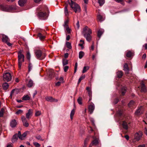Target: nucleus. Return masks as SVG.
I'll return each mask as SVG.
<instances>
[{
	"mask_svg": "<svg viewBox=\"0 0 147 147\" xmlns=\"http://www.w3.org/2000/svg\"><path fill=\"white\" fill-rule=\"evenodd\" d=\"M82 33L84 36L86 38V40L90 42L92 39L91 34L92 33L91 29L88 28L87 26H85L84 28Z\"/></svg>",
	"mask_w": 147,
	"mask_h": 147,
	"instance_id": "f257e3e1",
	"label": "nucleus"
},
{
	"mask_svg": "<svg viewBox=\"0 0 147 147\" xmlns=\"http://www.w3.org/2000/svg\"><path fill=\"white\" fill-rule=\"evenodd\" d=\"M71 2L68 0L67 1L70 7L76 13L80 12L81 11V9L80 6L78 4L74 2L72 0H70Z\"/></svg>",
	"mask_w": 147,
	"mask_h": 147,
	"instance_id": "f03ea898",
	"label": "nucleus"
},
{
	"mask_svg": "<svg viewBox=\"0 0 147 147\" xmlns=\"http://www.w3.org/2000/svg\"><path fill=\"white\" fill-rule=\"evenodd\" d=\"M0 8L3 11L9 12H11L16 9L15 7L13 5H1L0 6Z\"/></svg>",
	"mask_w": 147,
	"mask_h": 147,
	"instance_id": "7ed1b4c3",
	"label": "nucleus"
},
{
	"mask_svg": "<svg viewBox=\"0 0 147 147\" xmlns=\"http://www.w3.org/2000/svg\"><path fill=\"white\" fill-rule=\"evenodd\" d=\"M23 50H20L18 52V64L19 68L21 67L22 63L24 61V55L22 54Z\"/></svg>",
	"mask_w": 147,
	"mask_h": 147,
	"instance_id": "20e7f679",
	"label": "nucleus"
},
{
	"mask_svg": "<svg viewBox=\"0 0 147 147\" xmlns=\"http://www.w3.org/2000/svg\"><path fill=\"white\" fill-rule=\"evenodd\" d=\"M35 53L36 58L38 59L42 60L44 59L46 56V53L43 52L40 50H37L35 51Z\"/></svg>",
	"mask_w": 147,
	"mask_h": 147,
	"instance_id": "39448f33",
	"label": "nucleus"
},
{
	"mask_svg": "<svg viewBox=\"0 0 147 147\" xmlns=\"http://www.w3.org/2000/svg\"><path fill=\"white\" fill-rule=\"evenodd\" d=\"M36 15L39 18L43 20L46 19L48 16V15L46 12H44L41 10L39 11L38 12Z\"/></svg>",
	"mask_w": 147,
	"mask_h": 147,
	"instance_id": "423d86ee",
	"label": "nucleus"
},
{
	"mask_svg": "<svg viewBox=\"0 0 147 147\" xmlns=\"http://www.w3.org/2000/svg\"><path fill=\"white\" fill-rule=\"evenodd\" d=\"M1 35L2 36V41L7 43L8 45L11 46L12 44L9 42V39L8 37L4 34H1Z\"/></svg>",
	"mask_w": 147,
	"mask_h": 147,
	"instance_id": "0eeeda50",
	"label": "nucleus"
},
{
	"mask_svg": "<svg viewBox=\"0 0 147 147\" xmlns=\"http://www.w3.org/2000/svg\"><path fill=\"white\" fill-rule=\"evenodd\" d=\"M3 77L4 80L7 82L10 81L12 78L11 74H3Z\"/></svg>",
	"mask_w": 147,
	"mask_h": 147,
	"instance_id": "6e6552de",
	"label": "nucleus"
},
{
	"mask_svg": "<svg viewBox=\"0 0 147 147\" xmlns=\"http://www.w3.org/2000/svg\"><path fill=\"white\" fill-rule=\"evenodd\" d=\"M21 119L23 122V125L26 127H28L29 126V123H28L26 118L24 115L21 116Z\"/></svg>",
	"mask_w": 147,
	"mask_h": 147,
	"instance_id": "1a4fd4ad",
	"label": "nucleus"
},
{
	"mask_svg": "<svg viewBox=\"0 0 147 147\" xmlns=\"http://www.w3.org/2000/svg\"><path fill=\"white\" fill-rule=\"evenodd\" d=\"M142 135V133L141 131H139L136 132L134 135L135 139L138 141L140 140Z\"/></svg>",
	"mask_w": 147,
	"mask_h": 147,
	"instance_id": "9d476101",
	"label": "nucleus"
},
{
	"mask_svg": "<svg viewBox=\"0 0 147 147\" xmlns=\"http://www.w3.org/2000/svg\"><path fill=\"white\" fill-rule=\"evenodd\" d=\"M140 86L141 92H146L147 91V88L145 86V83L144 81H142L140 83Z\"/></svg>",
	"mask_w": 147,
	"mask_h": 147,
	"instance_id": "9b49d317",
	"label": "nucleus"
},
{
	"mask_svg": "<svg viewBox=\"0 0 147 147\" xmlns=\"http://www.w3.org/2000/svg\"><path fill=\"white\" fill-rule=\"evenodd\" d=\"M95 109V106L93 102H91L88 106V110L90 114H92Z\"/></svg>",
	"mask_w": 147,
	"mask_h": 147,
	"instance_id": "f8f14e48",
	"label": "nucleus"
},
{
	"mask_svg": "<svg viewBox=\"0 0 147 147\" xmlns=\"http://www.w3.org/2000/svg\"><path fill=\"white\" fill-rule=\"evenodd\" d=\"M32 114L33 110L31 109H29L28 112L26 114V118L28 119H29L30 117L32 115Z\"/></svg>",
	"mask_w": 147,
	"mask_h": 147,
	"instance_id": "ddd939ff",
	"label": "nucleus"
},
{
	"mask_svg": "<svg viewBox=\"0 0 147 147\" xmlns=\"http://www.w3.org/2000/svg\"><path fill=\"white\" fill-rule=\"evenodd\" d=\"M143 108L141 106L139 107L136 111L135 114L136 115H139L143 113Z\"/></svg>",
	"mask_w": 147,
	"mask_h": 147,
	"instance_id": "4468645a",
	"label": "nucleus"
},
{
	"mask_svg": "<svg viewBox=\"0 0 147 147\" xmlns=\"http://www.w3.org/2000/svg\"><path fill=\"white\" fill-rule=\"evenodd\" d=\"M17 124V122L15 119L12 120L10 121V126L12 128L16 127Z\"/></svg>",
	"mask_w": 147,
	"mask_h": 147,
	"instance_id": "2eb2a0df",
	"label": "nucleus"
},
{
	"mask_svg": "<svg viewBox=\"0 0 147 147\" xmlns=\"http://www.w3.org/2000/svg\"><path fill=\"white\" fill-rule=\"evenodd\" d=\"M34 85V83L33 81L31 80H30L27 83V86L29 88H30L33 86Z\"/></svg>",
	"mask_w": 147,
	"mask_h": 147,
	"instance_id": "dca6fc26",
	"label": "nucleus"
},
{
	"mask_svg": "<svg viewBox=\"0 0 147 147\" xmlns=\"http://www.w3.org/2000/svg\"><path fill=\"white\" fill-rule=\"evenodd\" d=\"M18 136L17 134H15L14 135L12 138L11 141L13 143L16 142L18 139Z\"/></svg>",
	"mask_w": 147,
	"mask_h": 147,
	"instance_id": "f3484780",
	"label": "nucleus"
},
{
	"mask_svg": "<svg viewBox=\"0 0 147 147\" xmlns=\"http://www.w3.org/2000/svg\"><path fill=\"white\" fill-rule=\"evenodd\" d=\"M122 125L123 128L126 129L127 130L128 129V125L127 123L125 121H124L123 122Z\"/></svg>",
	"mask_w": 147,
	"mask_h": 147,
	"instance_id": "a211bd4d",
	"label": "nucleus"
},
{
	"mask_svg": "<svg viewBox=\"0 0 147 147\" xmlns=\"http://www.w3.org/2000/svg\"><path fill=\"white\" fill-rule=\"evenodd\" d=\"M26 2V0H19L18 2L20 6H23L25 4Z\"/></svg>",
	"mask_w": 147,
	"mask_h": 147,
	"instance_id": "6ab92c4d",
	"label": "nucleus"
},
{
	"mask_svg": "<svg viewBox=\"0 0 147 147\" xmlns=\"http://www.w3.org/2000/svg\"><path fill=\"white\" fill-rule=\"evenodd\" d=\"M68 4H65L64 7V12L65 16H67L69 15L68 11L67 9Z\"/></svg>",
	"mask_w": 147,
	"mask_h": 147,
	"instance_id": "aec40b11",
	"label": "nucleus"
},
{
	"mask_svg": "<svg viewBox=\"0 0 147 147\" xmlns=\"http://www.w3.org/2000/svg\"><path fill=\"white\" fill-rule=\"evenodd\" d=\"M123 69L125 71L128 72L129 71V69L128 67V64L127 63L124 64L123 66Z\"/></svg>",
	"mask_w": 147,
	"mask_h": 147,
	"instance_id": "412c9836",
	"label": "nucleus"
},
{
	"mask_svg": "<svg viewBox=\"0 0 147 147\" xmlns=\"http://www.w3.org/2000/svg\"><path fill=\"white\" fill-rule=\"evenodd\" d=\"M86 90L87 91V92L88 93V95L89 97L92 96V92L91 88L89 87H87L86 88Z\"/></svg>",
	"mask_w": 147,
	"mask_h": 147,
	"instance_id": "4be33fe9",
	"label": "nucleus"
},
{
	"mask_svg": "<svg viewBox=\"0 0 147 147\" xmlns=\"http://www.w3.org/2000/svg\"><path fill=\"white\" fill-rule=\"evenodd\" d=\"M37 36L41 40H44L45 38V36L43 35L40 33H38Z\"/></svg>",
	"mask_w": 147,
	"mask_h": 147,
	"instance_id": "5701e85b",
	"label": "nucleus"
},
{
	"mask_svg": "<svg viewBox=\"0 0 147 147\" xmlns=\"http://www.w3.org/2000/svg\"><path fill=\"white\" fill-rule=\"evenodd\" d=\"M45 99L47 101L50 102H53L54 101L55 99L51 96H47L46 97Z\"/></svg>",
	"mask_w": 147,
	"mask_h": 147,
	"instance_id": "b1692460",
	"label": "nucleus"
},
{
	"mask_svg": "<svg viewBox=\"0 0 147 147\" xmlns=\"http://www.w3.org/2000/svg\"><path fill=\"white\" fill-rule=\"evenodd\" d=\"M18 90L17 89H13L11 92L10 97L11 98L12 96L14 94V92H16V94L17 93Z\"/></svg>",
	"mask_w": 147,
	"mask_h": 147,
	"instance_id": "393cba45",
	"label": "nucleus"
},
{
	"mask_svg": "<svg viewBox=\"0 0 147 147\" xmlns=\"http://www.w3.org/2000/svg\"><path fill=\"white\" fill-rule=\"evenodd\" d=\"M126 56L127 57L130 58L133 56V54L131 51H129L127 53Z\"/></svg>",
	"mask_w": 147,
	"mask_h": 147,
	"instance_id": "a878e982",
	"label": "nucleus"
},
{
	"mask_svg": "<svg viewBox=\"0 0 147 147\" xmlns=\"http://www.w3.org/2000/svg\"><path fill=\"white\" fill-rule=\"evenodd\" d=\"M30 99V97L28 95L24 96L22 98V100H29Z\"/></svg>",
	"mask_w": 147,
	"mask_h": 147,
	"instance_id": "bb28decb",
	"label": "nucleus"
},
{
	"mask_svg": "<svg viewBox=\"0 0 147 147\" xmlns=\"http://www.w3.org/2000/svg\"><path fill=\"white\" fill-rule=\"evenodd\" d=\"M9 87V85L7 83H5L3 84V88L4 89L6 90Z\"/></svg>",
	"mask_w": 147,
	"mask_h": 147,
	"instance_id": "cd10ccee",
	"label": "nucleus"
},
{
	"mask_svg": "<svg viewBox=\"0 0 147 147\" xmlns=\"http://www.w3.org/2000/svg\"><path fill=\"white\" fill-rule=\"evenodd\" d=\"M127 88L125 87H123L121 89V91L122 95H123L126 92Z\"/></svg>",
	"mask_w": 147,
	"mask_h": 147,
	"instance_id": "c85d7f7f",
	"label": "nucleus"
},
{
	"mask_svg": "<svg viewBox=\"0 0 147 147\" xmlns=\"http://www.w3.org/2000/svg\"><path fill=\"white\" fill-rule=\"evenodd\" d=\"M103 33V32L101 30H98L97 32V36L99 38H100L101 36Z\"/></svg>",
	"mask_w": 147,
	"mask_h": 147,
	"instance_id": "c756f323",
	"label": "nucleus"
},
{
	"mask_svg": "<svg viewBox=\"0 0 147 147\" xmlns=\"http://www.w3.org/2000/svg\"><path fill=\"white\" fill-rule=\"evenodd\" d=\"M84 52L82 51L80 52L79 53V57L80 59H82L83 57L84 56Z\"/></svg>",
	"mask_w": 147,
	"mask_h": 147,
	"instance_id": "7c9ffc66",
	"label": "nucleus"
},
{
	"mask_svg": "<svg viewBox=\"0 0 147 147\" xmlns=\"http://www.w3.org/2000/svg\"><path fill=\"white\" fill-rule=\"evenodd\" d=\"M28 72H29L32 69V65L30 62H28Z\"/></svg>",
	"mask_w": 147,
	"mask_h": 147,
	"instance_id": "2f4dec72",
	"label": "nucleus"
},
{
	"mask_svg": "<svg viewBox=\"0 0 147 147\" xmlns=\"http://www.w3.org/2000/svg\"><path fill=\"white\" fill-rule=\"evenodd\" d=\"M89 68V67L88 66H86L84 67L83 70L82 71V73H85L86 71L88 70Z\"/></svg>",
	"mask_w": 147,
	"mask_h": 147,
	"instance_id": "473e14b6",
	"label": "nucleus"
},
{
	"mask_svg": "<svg viewBox=\"0 0 147 147\" xmlns=\"http://www.w3.org/2000/svg\"><path fill=\"white\" fill-rule=\"evenodd\" d=\"M74 113L75 110L74 109H73L71 110L70 115V119L71 120L73 119V117L74 114Z\"/></svg>",
	"mask_w": 147,
	"mask_h": 147,
	"instance_id": "72a5a7b5",
	"label": "nucleus"
},
{
	"mask_svg": "<svg viewBox=\"0 0 147 147\" xmlns=\"http://www.w3.org/2000/svg\"><path fill=\"white\" fill-rule=\"evenodd\" d=\"M97 18L98 20L100 22L104 20L102 16L100 15H98Z\"/></svg>",
	"mask_w": 147,
	"mask_h": 147,
	"instance_id": "f704fd0d",
	"label": "nucleus"
},
{
	"mask_svg": "<svg viewBox=\"0 0 147 147\" xmlns=\"http://www.w3.org/2000/svg\"><path fill=\"white\" fill-rule=\"evenodd\" d=\"M105 2V0H98V3L99 4L100 6H102L104 3Z\"/></svg>",
	"mask_w": 147,
	"mask_h": 147,
	"instance_id": "c9c22d12",
	"label": "nucleus"
},
{
	"mask_svg": "<svg viewBox=\"0 0 147 147\" xmlns=\"http://www.w3.org/2000/svg\"><path fill=\"white\" fill-rule=\"evenodd\" d=\"M85 77V75H82L81 77L79 79L78 82V84H79L81 82V80L83 79H84Z\"/></svg>",
	"mask_w": 147,
	"mask_h": 147,
	"instance_id": "e433bc0d",
	"label": "nucleus"
},
{
	"mask_svg": "<svg viewBox=\"0 0 147 147\" xmlns=\"http://www.w3.org/2000/svg\"><path fill=\"white\" fill-rule=\"evenodd\" d=\"M66 45L67 47L69 49H71L72 48L71 44L68 42H66Z\"/></svg>",
	"mask_w": 147,
	"mask_h": 147,
	"instance_id": "4c0bfd02",
	"label": "nucleus"
},
{
	"mask_svg": "<svg viewBox=\"0 0 147 147\" xmlns=\"http://www.w3.org/2000/svg\"><path fill=\"white\" fill-rule=\"evenodd\" d=\"M27 59L28 60V62H30V55L29 52H27L26 55Z\"/></svg>",
	"mask_w": 147,
	"mask_h": 147,
	"instance_id": "58836bf2",
	"label": "nucleus"
},
{
	"mask_svg": "<svg viewBox=\"0 0 147 147\" xmlns=\"http://www.w3.org/2000/svg\"><path fill=\"white\" fill-rule=\"evenodd\" d=\"M63 65H67L68 63V60L65 59H63Z\"/></svg>",
	"mask_w": 147,
	"mask_h": 147,
	"instance_id": "ea45409f",
	"label": "nucleus"
},
{
	"mask_svg": "<svg viewBox=\"0 0 147 147\" xmlns=\"http://www.w3.org/2000/svg\"><path fill=\"white\" fill-rule=\"evenodd\" d=\"M48 77L47 79L48 80H51L54 77L53 74H48Z\"/></svg>",
	"mask_w": 147,
	"mask_h": 147,
	"instance_id": "a19ab883",
	"label": "nucleus"
},
{
	"mask_svg": "<svg viewBox=\"0 0 147 147\" xmlns=\"http://www.w3.org/2000/svg\"><path fill=\"white\" fill-rule=\"evenodd\" d=\"M47 74H53L54 73V70L51 69H48L47 70Z\"/></svg>",
	"mask_w": 147,
	"mask_h": 147,
	"instance_id": "79ce46f5",
	"label": "nucleus"
},
{
	"mask_svg": "<svg viewBox=\"0 0 147 147\" xmlns=\"http://www.w3.org/2000/svg\"><path fill=\"white\" fill-rule=\"evenodd\" d=\"M27 135V132H24L21 136V137L22 138V139H20L21 140H23L24 138Z\"/></svg>",
	"mask_w": 147,
	"mask_h": 147,
	"instance_id": "37998d69",
	"label": "nucleus"
},
{
	"mask_svg": "<svg viewBox=\"0 0 147 147\" xmlns=\"http://www.w3.org/2000/svg\"><path fill=\"white\" fill-rule=\"evenodd\" d=\"M91 143L93 145L95 146L98 144V142L97 140H93Z\"/></svg>",
	"mask_w": 147,
	"mask_h": 147,
	"instance_id": "c03bdc74",
	"label": "nucleus"
},
{
	"mask_svg": "<svg viewBox=\"0 0 147 147\" xmlns=\"http://www.w3.org/2000/svg\"><path fill=\"white\" fill-rule=\"evenodd\" d=\"M4 111V109L3 108L1 109L0 111V117H2L3 116Z\"/></svg>",
	"mask_w": 147,
	"mask_h": 147,
	"instance_id": "a18cd8bd",
	"label": "nucleus"
},
{
	"mask_svg": "<svg viewBox=\"0 0 147 147\" xmlns=\"http://www.w3.org/2000/svg\"><path fill=\"white\" fill-rule=\"evenodd\" d=\"M115 1L119 3H120L122 5H124L125 4L123 2V0H114Z\"/></svg>",
	"mask_w": 147,
	"mask_h": 147,
	"instance_id": "49530a36",
	"label": "nucleus"
},
{
	"mask_svg": "<svg viewBox=\"0 0 147 147\" xmlns=\"http://www.w3.org/2000/svg\"><path fill=\"white\" fill-rule=\"evenodd\" d=\"M69 22V20L68 19H67L66 20L65 22L64 23V24L63 25L64 26L65 28L66 27L69 26L68 24Z\"/></svg>",
	"mask_w": 147,
	"mask_h": 147,
	"instance_id": "de8ad7c7",
	"label": "nucleus"
},
{
	"mask_svg": "<svg viewBox=\"0 0 147 147\" xmlns=\"http://www.w3.org/2000/svg\"><path fill=\"white\" fill-rule=\"evenodd\" d=\"M89 141V139L88 138H86L84 141V147H85L86 146V145L87 144V142Z\"/></svg>",
	"mask_w": 147,
	"mask_h": 147,
	"instance_id": "09e8293b",
	"label": "nucleus"
},
{
	"mask_svg": "<svg viewBox=\"0 0 147 147\" xmlns=\"http://www.w3.org/2000/svg\"><path fill=\"white\" fill-rule=\"evenodd\" d=\"M134 104V102L133 100H131L128 104V105L129 107H131Z\"/></svg>",
	"mask_w": 147,
	"mask_h": 147,
	"instance_id": "8fccbe9b",
	"label": "nucleus"
},
{
	"mask_svg": "<svg viewBox=\"0 0 147 147\" xmlns=\"http://www.w3.org/2000/svg\"><path fill=\"white\" fill-rule=\"evenodd\" d=\"M41 114V113L40 111H36L35 113V115L36 116H38L40 115Z\"/></svg>",
	"mask_w": 147,
	"mask_h": 147,
	"instance_id": "3c124183",
	"label": "nucleus"
},
{
	"mask_svg": "<svg viewBox=\"0 0 147 147\" xmlns=\"http://www.w3.org/2000/svg\"><path fill=\"white\" fill-rule=\"evenodd\" d=\"M23 112V111L21 109L18 110L16 112V114L17 115H19L22 113Z\"/></svg>",
	"mask_w": 147,
	"mask_h": 147,
	"instance_id": "603ef678",
	"label": "nucleus"
},
{
	"mask_svg": "<svg viewBox=\"0 0 147 147\" xmlns=\"http://www.w3.org/2000/svg\"><path fill=\"white\" fill-rule=\"evenodd\" d=\"M82 98L80 97H79L78 98V99L77 101L78 103L80 105H81L82 103Z\"/></svg>",
	"mask_w": 147,
	"mask_h": 147,
	"instance_id": "864d4df0",
	"label": "nucleus"
},
{
	"mask_svg": "<svg viewBox=\"0 0 147 147\" xmlns=\"http://www.w3.org/2000/svg\"><path fill=\"white\" fill-rule=\"evenodd\" d=\"M33 144L36 147H40V144L36 142H34Z\"/></svg>",
	"mask_w": 147,
	"mask_h": 147,
	"instance_id": "5fc2aeb1",
	"label": "nucleus"
},
{
	"mask_svg": "<svg viewBox=\"0 0 147 147\" xmlns=\"http://www.w3.org/2000/svg\"><path fill=\"white\" fill-rule=\"evenodd\" d=\"M66 30L68 34H70L71 33V29L69 28V26L66 27Z\"/></svg>",
	"mask_w": 147,
	"mask_h": 147,
	"instance_id": "6e6d98bb",
	"label": "nucleus"
},
{
	"mask_svg": "<svg viewBox=\"0 0 147 147\" xmlns=\"http://www.w3.org/2000/svg\"><path fill=\"white\" fill-rule=\"evenodd\" d=\"M36 138L38 140H40L41 141H43V140H44L43 139H42L41 136H40V135H38V136H36Z\"/></svg>",
	"mask_w": 147,
	"mask_h": 147,
	"instance_id": "4d7b16f0",
	"label": "nucleus"
},
{
	"mask_svg": "<svg viewBox=\"0 0 147 147\" xmlns=\"http://www.w3.org/2000/svg\"><path fill=\"white\" fill-rule=\"evenodd\" d=\"M17 134L18 136V137L19 139H22V138L21 136H22V134L20 131H18V134Z\"/></svg>",
	"mask_w": 147,
	"mask_h": 147,
	"instance_id": "13d9d810",
	"label": "nucleus"
},
{
	"mask_svg": "<svg viewBox=\"0 0 147 147\" xmlns=\"http://www.w3.org/2000/svg\"><path fill=\"white\" fill-rule=\"evenodd\" d=\"M90 121L92 123V125L94 126H95V124L94 123V121L93 118H90Z\"/></svg>",
	"mask_w": 147,
	"mask_h": 147,
	"instance_id": "bf43d9fd",
	"label": "nucleus"
},
{
	"mask_svg": "<svg viewBox=\"0 0 147 147\" xmlns=\"http://www.w3.org/2000/svg\"><path fill=\"white\" fill-rule=\"evenodd\" d=\"M77 63L76 62L75 63V65L74 70V73H75L77 70Z\"/></svg>",
	"mask_w": 147,
	"mask_h": 147,
	"instance_id": "052dcab7",
	"label": "nucleus"
},
{
	"mask_svg": "<svg viewBox=\"0 0 147 147\" xmlns=\"http://www.w3.org/2000/svg\"><path fill=\"white\" fill-rule=\"evenodd\" d=\"M69 68V67L67 66H65L64 67V70L65 72H66Z\"/></svg>",
	"mask_w": 147,
	"mask_h": 147,
	"instance_id": "680f3d73",
	"label": "nucleus"
},
{
	"mask_svg": "<svg viewBox=\"0 0 147 147\" xmlns=\"http://www.w3.org/2000/svg\"><path fill=\"white\" fill-rule=\"evenodd\" d=\"M119 101V100L117 98L115 99L113 102V103L114 104H116Z\"/></svg>",
	"mask_w": 147,
	"mask_h": 147,
	"instance_id": "e2e57ef3",
	"label": "nucleus"
},
{
	"mask_svg": "<svg viewBox=\"0 0 147 147\" xmlns=\"http://www.w3.org/2000/svg\"><path fill=\"white\" fill-rule=\"evenodd\" d=\"M61 83V82H58L55 83V86H59L60 85Z\"/></svg>",
	"mask_w": 147,
	"mask_h": 147,
	"instance_id": "0e129e2a",
	"label": "nucleus"
},
{
	"mask_svg": "<svg viewBox=\"0 0 147 147\" xmlns=\"http://www.w3.org/2000/svg\"><path fill=\"white\" fill-rule=\"evenodd\" d=\"M59 80L60 81V82H61V83H63V77H61L59 78Z\"/></svg>",
	"mask_w": 147,
	"mask_h": 147,
	"instance_id": "69168bd1",
	"label": "nucleus"
},
{
	"mask_svg": "<svg viewBox=\"0 0 147 147\" xmlns=\"http://www.w3.org/2000/svg\"><path fill=\"white\" fill-rule=\"evenodd\" d=\"M76 26L78 29L80 27L79 22L78 21L77 22L76 24Z\"/></svg>",
	"mask_w": 147,
	"mask_h": 147,
	"instance_id": "338daca9",
	"label": "nucleus"
},
{
	"mask_svg": "<svg viewBox=\"0 0 147 147\" xmlns=\"http://www.w3.org/2000/svg\"><path fill=\"white\" fill-rule=\"evenodd\" d=\"M69 54L68 53H66L64 55V57L65 58H67L68 57Z\"/></svg>",
	"mask_w": 147,
	"mask_h": 147,
	"instance_id": "774afa93",
	"label": "nucleus"
}]
</instances>
